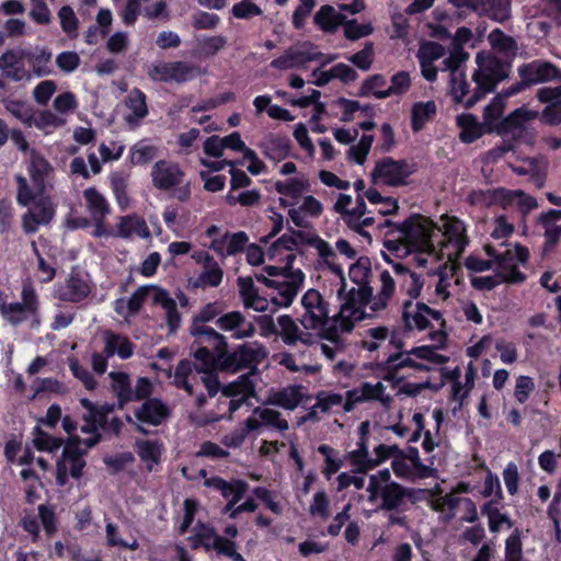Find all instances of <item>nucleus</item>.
<instances>
[{
	"label": "nucleus",
	"mask_w": 561,
	"mask_h": 561,
	"mask_svg": "<svg viewBox=\"0 0 561 561\" xmlns=\"http://www.w3.org/2000/svg\"><path fill=\"white\" fill-rule=\"evenodd\" d=\"M221 393L227 398H236L238 396L245 398L255 397V385L251 379V374H243L237 380L224 386Z\"/></svg>",
	"instance_id": "nucleus-40"
},
{
	"label": "nucleus",
	"mask_w": 561,
	"mask_h": 561,
	"mask_svg": "<svg viewBox=\"0 0 561 561\" xmlns=\"http://www.w3.org/2000/svg\"><path fill=\"white\" fill-rule=\"evenodd\" d=\"M158 153V149L152 145H135L130 149V161L134 164L144 165L151 162Z\"/></svg>",
	"instance_id": "nucleus-60"
},
{
	"label": "nucleus",
	"mask_w": 561,
	"mask_h": 561,
	"mask_svg": "<svg viewBox=\"0 0 561 561\" xmlns=\"http://www.w3.org/2000/svg\"><path fill=\"white\" fill-rule=\"evenodd\" d=\"M238 286L245 308L260 312H264L268 309L270 301L265 297L260 296L259 289L255 287L251 277H239Z\"/></svg>",
	"instance_id": "nucleus-24"
},
{
	"label": "nucleus",
	"mask_w": 561,
	"mask_h": 561,
	"mask_svg": "<svg viewBox=\"0 0 561 561\" xmlns=\"http://www.w3.org/2000/svg\"><path fill=\"white\" fill-rule=\"evenodd\" d=\"M522 531L515 528L505 540V561H523Z\"/></svg>",
	"instance_id": "nucleus-57"
},
{
	"label": "nucleus",
	"mask_w": 561,
	"mask_h": 561,
	"mask_svg": "<svg viewBox=\"0 0 561 561\" xmlns=\"http://www.w3.org/2000/svg\"><path fill=\"white\" fill-rule=\"evenodd\" d=\"M367 492L369 493L370 502L380 497L381 503L379 510L381 511L404 512L407 510L405 499L410 500L412 503L416 500L414 489L405 488L398 482L381 485L376 481V477H369Z\"/></svg>",
	"instance_id": "nucleus-6"
},
{
	"label": "nucleus",
	"mask_w": 561,
	"mask_h": 561,
	"mask_svg": "<svg viewBox=\"0 0 561 561\" xmlns=\"http://www.w3.org/2000/svg\"><path fill=\"white\" fill-rule=\"evenodd\" d=\"M344 36L350 41H357L374 32L371 23H358L357 20H344Z\"/></svg>",
	"instance_id": "nucleus-62"
},
{
	"label": "nucleus",
	"mask_w": 561,
	"mask_h": 561,
	"mask_svg": "<svg viewBox=\"0 0 561 561\" xmlns=\"http://www.w3.org/2000/svg\"><path fill=\"white\" fill-rule=\"evenodd\" d=\"M112 380V390L117 398V409L123 410L125 405L133 401L131 380L127 373H110Z\"/></svg>",
	"instance_id": "nucleus-33"
},
{
	"label": "nucleus",
	"mask_w": 561,
	"mask_h": 561,
	"mask_svg": "<svg viewBox=\"0 0 561 561\" xmlns=\"http://www.w3.org/2000/svg\"><path fill=\"white\" fill-rule=\"evenodd\" d=\"M274 187L278 194L296 199L299 198L302 192L307 190L308 182L291 178L285 182L277 181Z\"/></svg>",
	"instance_id": "nucleus-53"
},
{
	"label": "nucleus",
	"mask_w": 561,
	"mask_h": 561,
	"mask_svg": "<svg viewBox=\"0 0 561 561\" xmlns=\"http://www.w3.org/2000/svg\"><path fill=\"white\" fill-rule=\"evenodd\" d=\"M133 233H136L141 238H148L150 236V231L146 220L136 215L121 217L119 224L117 225V236L127 239L131 237Z\"/></svg>",
	"instance_id": "nucleus-36"
},
{
	"label": "nucleus",
	"mask_w": 561,
	"mask_h": 561,
	"mask_svg": "<svg viewBox=\"0 0 561 561\" xmlns=\"http://www.w3.org/2000/svg\"><path fill=\"white\" fill-rule=\"evenodd\" d=\"M65 124V119L60 118L49 110H44L38 113L37 117L33 116V125L39 129L44 130L46 134L50 133V128H57Z\"/></svg>",
	"instance_id": "nucleus-61"
},
{
	"label": "nucleus",
	"mask_w": 561,
	"mask_h": 561,
	"mask_svg": "<svg viewBox=\"0 0 561 561\" xmlns=\"http://www.w3.org/2000/svg\"><path fill=\"white\" fill-rule=\"evenodd\" d=\"M85 276L80 270L72 268L65 284L58 289V298L61 301L73 304L87 299L92 291V287Z\"/></svg>",
	"instance_id": "nucleus-11"
},
{
	"label": "nucleus",
	"mask_w": 561,
	"mask_h": 561,
	"mask_svg": "<svg viewBox=\"0 0 561 561\" xmlns=\"http://www.w3.org/2000/svg\"><path fill=\"white\" fill-rule=\"evenodd\" d=\"M83 197L92 217H105L110 213V204L95 187L85 188Z\"/></svg>",
	"instance_id": "nucleus-44"
},
{
	"label": "nucleus",
	"mask_w": 561,
	"mask_h": 561,
	"mask_svg": "<svg viewBox=\"0 0 561 561\" xmlns=\"http://www.w3.org/2000/svg\"><path fill=\"white\" fill-rule=\"evenodd\" d=\"M0 70L3 77L12 81L31 80L32 73L26 69L25 49L7 50L0 56Z\"/></svg>",
	"instance_id": "nucleus-13"
},
{
	"label": "nucleus",
	"mask_w": 561,
	"mask_h": 561,
	"mask_svg": "<svg viewBox=\"0 0 561 561\" xmlns=\"http://www.w3.org/2000/svg\"><path fill=\"white\" fill-rule=\"evenodd\" d=\"M505 101L502 95H495L491 102L483 110V123L486 126V131L496 133L499 129V122L502 119Z\"/></svg>",
	"instance_id": "nucleus-43"
},
{
	"label": "nucleus",
	"mask_w": 561,
	"mask_h": 561,
	"mask_svg": "<svg viewBox=\"0 0 561 561\" xmlns=\"http://www.w3.org/2000/svg\"><path fill=\"white\" fill-rule=\"evenodd\" d=\"M457 126L460 128L459 139L463 144H472L485 134L486 126L484 123H479L476 115L471 113H462L456 117Z\"/></svg>",
	"instance_id": "nucleus-23"
},
{
	"label": "nucleus",
	"mask_w": 561,
	"mask_h": 561,
	"mask_svg": "<svg viewBox=\"0 0 561 561\" xmlns=\"http://www.w3.org/2000/svg\"><path fill=\"white\" fill-rule=\"evenodd\" d=\"M170 415L168 405L159 398L146 400L136 411L135 417L153 426L161 425Z\"/></svg>",
	"instance_id": "nucleus-18"
},
{
	"label": "nucleus",
	"mask_w": 561,
	"mask_h": 561,
	"mask_svg": "<svg viewBox=\"0 0 561 561\" xmlns=\"http://www.w3.org/2000/svg\"><path fill=\"white\" fill-rule=\"evenodd\" d=\"M437 112L434 101L416 102L411 110V128L414 133L422 130L427 122H430Z\"/></svg>",
	"instance_id": "nucleus-37"
},
{
	"label": "nucleus",
	"mask_w": 561,
	"mask_h": 561,
	"mask_svg": "<svg viewBox=\"0 0 561 561\" xmlns=\"http://www.w3.org/2000/svg\"><path fill=\"white\" fill-rule=\"evenodd\" d=\"M26 64L31 67L32 78L49 76L51 70V53L48 49L37 51L25 50Z\"/></svg>",
	"instance_id": "nucleus-35"
},
{
	"label": "nucleus",
	"mask_w": 561,
	"mask_h": 561,
	"mask_svg": "<svg viewBox=\"0 0 561 561\" xmlns=\"http://www.w3.org/2000/svg\"><path fill=\"white\" fill-rule=\"evenodd\" d=\"M375 56V47L373 42H366L363 49L348 57V60L363 71L370 69Z\"/></svg>",
	"instance_id": "nucleus-59"
},
{
	"label": "nucleus",
	"mask_w": 561,
	"mask_h": 561,
	"mask_svg": "<svg viewBox=\"0 0 561 561\" xmlns=\"http://www.w3.org/2000/svg\"><path fill=\"white\" fill-rule=\"evenodd\" d=\"M385 368L388 374L385 376V380L392 381L396 378L397 373L404 368L410 367L419 370H426L427 367L424 364L417 363L410 357H403L402 353L391 354L385 362Z\"/></svg>",
	"instance_id": "nucleus-42"
},
{
	"label": "nucleus",
	"mask_w": 561,
	"mask_h": 561,
	"mask_svg": "<svg viewBox=\"0 0 561 561\" xmlns=\"http://www.w3.org/2000/svg\"><path fill=\"white\" fill-rule=\"evenodd\" d=\"M476 64L477 69L472 75L476 88L465 103L467 110L494 92L497 85L510 77L512 68L510 60H503L490 51H479L476 55Z\"/></svg>",
	"instance_id": "nucleus-3"
},
{
	"label": "nucleus",
	"mask_w": 561,
	"mask_h": 561,
	"mask_svg": "<svg viewBox=\"0 0 561 561\" xmlns=\"http://www.w3.org/2000/svg\"><path fill=\"white\" fill-rule=\"evenodd\" d=\"M345 16L336 12L331 5H323L314 15V23L320 30L327 33H334L340 25H343Z\"/></svg>",
	"instance_id": "nucleus-39"
},
{
	"label": "nucleus",
	"mask_w": 561,
	"mask_h": 561,
	"mask_svg": "<svg viewBox=\"0 0 561 561\" xmlns=\"http://www.w3.org/2000/svg\"><path fill=\"white\" fill-rule=\"evenodd\" d=\"M149 76L151 79L161 82H186L195 77V66L185 61H171L154 65Z\"/></svg>",
	"instance_id": "nucleus-12"
},
{
	"label": "nucleus",
	"mask_w": 561,
	"mask_h": 561,
	"mask_svg": "<svg viewBox=\"0 0 561 561\" xmlns=\"http://www.w3.org/2000/svg\"><path fill=\"white\" fill-rule=\"evenodd\" d=\"M219 351H210L207 346L201 345L193 352V357L199 365L195 364L197 373H209V370H220Z\"/></svg>",
	"instance_id": "nucleus-41"
},
{
	"label": "nucleus",
	"mask_w": 561,
	"mask_h": 561,
	"mask_svg": "<svg viewBox=\"0 0 561 561\" xmlns=\"http://www.w3.org/2000/svg\"><path fill=\"white\" fill-rule=\"evenodd\" d=\"M445 55V48L437 42L423 43L416 54L419 60L434 62Z\"/></svg>",
	"instance_id": "nucleus-63"
},
{
	"label": "nucleus",
	"mask_w": 561,
	"mask_h": 561,
	"mask_svg": "<svg viewBox=\"0 0 561 561\" xmlns=\"http://www.w3.org/2000/svg\"><path fill=\"white\" fill-rule=\"evenodd\" d=\"M450 94L456 103H462L465 105L469 94V83L465 72L451 73L449 80Z\"/></svg>",
	"instance_id": "nucleus-52"
},
{
	"label": "nucleus",
	"mask_w": 561,
	"mask_h": 561,
	"mask_svg": "<svg viewBox=\"0 0 561 561\" xmlns=\"http://www.w3.org/2000/svg\"><path fill=\"white\" fill-rule=\"evenodd\" d=\"M126 106L130 114L125 116L129 125H138L148 115L147 96L138 88H134L126 98Z\"/></svg>",
	"instance_id": "nucleus-30"
},
{
	"label": "nucleus",
	"mask_w": 561,
	"mask_h": 561,
	"mask_svg": "<svg viewBox=\"0 0 561 561\" xmlns=\"http://www.w3.org/2000/svg\"><path fill=\"white\" fill-rule=\"evenodd\" d=\"M318 453L324 457L323 474L327 480H330L342 467L343 462L336 458L339 455L337 450L333 447L322 444L318 447Z\"/></svg>",
	"instance_id": "nucleus-51"
},
{
	"label": "nucleus",
	"mask_w": 561,
	"mask_h": 561,
	"mask_svg": "<svg viewBox=\"0 0 561 561\" xmlns=\"http://www.w3.org/2000/svg\"><path fill=\"white\" fill-rule=\"evenodd\" d=\"M301 305L305 313L300 319V323L307 330H314L318 321H316V317L312 314V309L323 310V307H329V304L317 289L310 288L304 294Z\"/></svg>",
	"instance_id": "nucleus-26"
},
{
	"label": "nucleus",
	"mask_w": 561,
	"mask_h": 561,
	"mask_svg": "<svg viewBox=\"0 0 561 561\" xmlns=\"http://www.w3.org/2000/svg\"><path fill=\"white\" fill-rule=\"evenodd\" d=\"M381 287L377 295L370 285L351 288L344 297L340 313L336 318L339 328L344 333L354 330L356 322L363 321L373 314H367L365 307L369 306L373 313L385 310L393 297L396 283L387 270L380 273Z\"/></svg>",
	"instance_id": "nucleus-1"
},
{
	"label": "nucleus",
	"mask_w": 561,
	"mask_h": 561,
	"mask_svg": "<svg viewBox=\"0 0 561 561\" xmlns=\"http://www.w3.org/2000/svg\"><path fill=\"white\" fill-rule=\"evenodd\" d=\"M347 459L355 467L353 472L366 474L369 469H366V461L370 460L368 450L367 437H359L357 442V448L347 453Z\"/></svg>",
	"instance_id": "nucleus-46"
},
{
	"label": "nucleus",
	"mask_w": 561,
	"mask_h": 561,
	"mask_svg": "<svg viewBox=\"0 0 561 561\" xmlns=\"http://www.w3.org/2000/svg\"><path fill=\"white\" fill-rule=\"evenodd\" d=\"M489 42L492 48L500 53H503L511 57H514L516 55V41L512 36L506 35L500 28H495L489 34Z\"/></svg>",
	"instance_id": "nucleus-49"
},
{
	"label": "nucleus",
	"mask_w": 561,
	"mask_h": 561,
	"mask_svg": "<svg viewBox=\"0 0 561 561\" xmlns=\"http://www.w3.org/2000/svg\"><path fill=\"white\" fill-rule=\"evenodd\" d=\"M4 108L24 125L31 127L33 125V107L25 101L4 98L2 100Z\"/></svg>",
	"instance_id": "nucleus-45"
},
{
	"label": "nucleus",
	"mask_w": 561,
	"mask_h": 561,
	"mask_svg": "<svg viewBox=\"0 0 561 561\" xmlns=\"http://www.w3.org/2000/svg\"><path fill=\"white\" fill-rule=\"evenodd\" d=\"M456 8H470L492 21L504 23L511 19V2H451Z\"/></svg>",
	"instance_id": "nucleus-19"
},
{
	"label": "nucleus",
	"mask_w": 561,
	"mask_h": 561,
	"mask_svg": "<svg viewBox=\"0 0 561 561\" xmlns=\"http://www.w3.org/2000/svg\"><path fill=\"white\" fill-rule=\"evenodd\" d=\"M496 263L501 284H520L525 282L526 275L514 264L512 250H506L503 254L496 255Z\"/></svg>",
	"instance_id": "nucleus-25"
},
{
	"label": "nucleus",
	"mask_w": 561,
	"mask_h": 561,
	"mask_svg": "<svg viewBox=\"0 0 561 561\" xmlns=\"http://www.w3.org/2000/svg\"><path fill=\"white\" fill-rule=\"evenodd\" d=\"M0 312L3 319L14 327L31 320V328L37 329L41 325V302L33 284H23L21 301L0 304Z\"/></svg>",
	"instance_id": "nucleus-5"
},
{
	"label": "nucleus",
	"mask_w": 561,
	"mask_h": 561,
	"mask_svg": "<svg viewBox=\"0 0 561 561\" xmlns=\"http://www.w3.org/2000/svg\"><path fill=\"white\" fill-rule=\"evenodd\" d=\"M111 187L115 199L122 210L129 206V197L127 193V181L121 173H112L110 176Z\"/></svg>",
	"instance_id": "nucleus-55"
},
{
	"label": "nucleus",
	"mask_w": 561,
	"mask_h": 561,
	"mask_svg": "<svg viewBox=\"0 0 561 561\" xmlns=\"http://www.w3.org/2000/svg\"><path fill=\"white\" fill-rule=\"evenodd\" d=\"M197 539L206 550H216L218 554L229 557L236 550V542L219 536L214 528L197 534Z\"/></svg>",
	"instance_id": "nucleus-29"
},
{
	"label": "nucleus",
	"mask_w": 561,
	"mask_h": 561,
	"mask_svg": "<svg viewBox=\"0 0 561 561\" xmlns=\"http://www.w3.org/2000/svg\"><path fill=\"white\" fill-rule=\"evenodd\" d=\"M185 173L176 162L157 161L151 170L152 184L160 191H170L182 184Z\"/></svg>",
	"instance_id": "nucleus-10"
},
{
	"label": "nucleus",
	"mask_w": 561,
	"mask_h": 561,
	"mask_svg": "<svg viewBox=\"0 0 561 561\" xmlns=\"http://www.w3.org/2000/svg\"><path fill=\"white\" fill-rule=\"evenodd\" d=\"M27 170L35 187L43 192L46 188L47 181L54 174V168L50 162L36 149H31Z\"/></svg>",
	"instance_id": "nucleus-20"
},
{
	"label": "nucleus",
	"mask_w": 561,
	"mask_h": 561,
	"mask_svg": "<svg viewBox=\"0 0 561 561\" xmlns=\"http://www.w3.org/2000/svg\"><path fill=\"white\" fill-rule=\"evenodd\" d=\"M135 447L138 457L147 465L149 471L152 470V465L160 463L163 453V444L160 440L137 439Z\"/></svg>",
	"instance_id": "nucleus-34"
},
{
	"label": "nucleus",
	"mask_w": 561,
	"mask_h": 561,
	"mask_svg": "<svg viewBox=\"0 0 561 561\" xmlns=\"http://www.w3.org/2000/svg\"><path fill=\"white\" fill-rule=\"evenodd\" d=\"M302 386L293 385L275 392L271 403L286 410H295L302 401Z\"/></svg>",
	"instance_id": "nucleus-38"
},
{
	"label": "nucleus",
	"mask_w": 561,
	"mask_h": 561,
	"mask_svg": "<svg viewBox=\"0 0 561 561\" xmlns=\"http://www.w3.org/2000/svg\"><path fill=\"white\" fill-rule=\"evenodd\" d=\"M517 73L519 78H525L530 87L551 81H561V69L554 64L542 59L522 64L517 68Z\"/></svg>",
	"instance_id": "nucleus-9"
},
{
	"label": "nucleus",
	"mask_w": 561,
	"mask_h": 561,
	"mask_svg": "<svg viewBox=\"0 0 561 561\" xmlns=\"http://www.w3.org/2000/svg\"><path fill=\"white\" fill-rule=\"evenodd\" d=\"M510 190L505 187H496L492 190H473L468 194L467 202L472 206L490 207L499 205L504 207L508 202Z\"/></svg>",
	"instance_id": "nucleus-22"
},
{
	"label": "nucleus",
	"mask_w": 561,
	"mask_h": 561,
	"mask_svg": "<svg viewBox=\"0 0 561 561\" xmlns=\"http://www.w3.org/2000/svg\"><path fill=\"white\" fill-rule=\"evenodd\" d=\"M33 434L34 446L38 451L56 453L65 443L64 438L48 434L38 425L34 427Z\"/></svg>",
	"instance_id": "nucleus-47"
},
{
	"label": "nucleus",
	"mask_w": 561,
	"mask_h": 561,
	"mask_svg": "<svg viewBox=\"0 0 561 561\" xmlns=\"http://www.w3.org/2000/svg\"><path fill=\"white\" fill-rule=\"evenodd\" d=\"M411 87L410 75L407 71H398L391 77V84L387 90L375 92L377 99H387L391 95H401Z\"/></svg>",
	"instance_id": "nucleus-48"
},
{
	"label": "nucleus",
	"mask_w": 561,
	"mask_h": 561,
	"mask_svg": "<svg viewBox=\"0 0 561 561\" xmlns=\"http://www.w3.org/2000/svg\"><path fill=\"white\" fill-rule=\"evenodd\" d=\"M402 320L404 328L409 331L414 329L424 331L432 328V323L427 318V313L416 308L411 299H408L402 304Z\"/></svg>",
	"instance_id": "nucleus-32"
},
{
	"label": "nucleus",
	"mask_w": 561,
	"mask_h": 561,
	"mask_svg": "<svg viewBox=\"0 0 561 561\" xmlns=\"http://www.w3.org/2000/svg\"><path fill=\"white\" fill-rule=\"evenodd\" d=\"M538 116L539 113L537 111L529 110L526 105L519 106L499 122L497 135L514 134L513 136H519L520 139L523 133L527 129L526 124Z\"/></svg>",
	"instance_id": "nucleus-14"
},
{
	"label": "nucleus",
	"mask_w": 561,
	"mask_h": 561,
	"mask_svg": "<svg viewBox=\"0 0 561 561\" xmlns=\"http://www.w3.org/2000/svg\"><path fill=\"white\" fill-rule=\"evenodd\" d=\"M365 197L369 201L370 204H383L389 205L390 208H380L379 214L382 216H389L397 214L399 209L398 201L391 196H382L376 188H368L365 192Z\"/></svg>",
	"instance_id": "nucleus-58"
},
{
	"label": "nucleus",
	"mask_w": 561,
	"mask_h": 561,
	"mask_svg": "<svg viewBox=\"0 0 561 561\" xmlns=\"http://www.w3.org/2000/svg\"><path fill=\"white\" fill-rule=\"evenodd\" d=\"M206 333L215 343L210 345L215 351H219L220 370L225 373H237L243 369H251L249 374L254 375L257 371V365L263 360L266 353L261 344L252 346L249 343L238 345L233 351L228 350V342L225 335L216 330L199 331Z\"/></svg>",
	"instance_id": "nucleus-4"
},
{
	"label": "nucleus",
	"mask_w": 561,
	"mask_h": 561,
	"mask_svg": "<svg viewBox=\"0 0 561 561\" xmlns=\"http://www.w3.org/2000/svg\"><path fill=\"white\" fill-rule=\"evenodd\" d=\"M323 54L317 50V46L305 42L299 48L289 47L283 55L271 61V67L278 70L306 69L310 61L320 60Z\"/></svg>",
	"instance_id": "nucleus-8"
},
{
	"label": "nucleus",
	"mask_w": 561,
	"mask_h": 561,
	"mask_svg": "<svg viewBox=\"0 0 561 561\" xmlns=\"http://www.w3.org/2000/svg\"><path fill=\"white\" fill-rule=\"evenodd\" d=\"M253 414L259 415L261 424L273 426L280 432L287 431L289 425L285 419L280 417V413L272 409H262L256 407L253 409Z\"/></svg>",
	"instance_id": "nucleus-54"
},
{
	"label": "nucleus",
	"mask_w": 561,
	"mask_h": 561,
	"mask_svg": "<svg viewBox=\"0 0 561 561\" xmlns=\"http://www.w3.org/2000/svg\"><path fill=\"white\" fill-rule=\"evenodd\" d=\"M195 363L190 359H181L172 374V367L170 366L167 369H163V373L167 378H171L173 376L172 385L180 390H184L188 396H194L193 385L188 381L190 376L195 369Z\"/></svg>",
	"instance_id": "nucleus-27"
},
{
	"label": "nucleus",
	"mask_w": 561,
	"mask_h": 561,
	"mask_svg": "<svg viewBox=\"0 0 561 561\" xmlns=\"http://www.w3.org/2000/svg\"><path fill=\"white\" fill-rule=\"evenodd\" d=\"M104 341V353H106L107 356L113 357L117 354L122 359H128L134 354L135 345L127 336L106 331Z\"/></svg>",
	"instance_id": "nucleus-31"
},
{
	"label": "nucleus",
	"mask_w": 561,
	"mask_h": 561,
	"mask_svg": "<svg viewBox=\"0 0 561 561\" xmlns=\"http://www.w3.org/2000/svg\"><path fill=\"white\" fill-rule=\"evenodd\" d=\"M221 308L218 302H208L206 304L198 314L194 316L192 325L190 328V333L192 336L197 339L198 343H206L213 345L215 340L208 336L206 333H199L204 329L214 330L210 327L204 325V323L210 322L214 319L220 317Z\"/></svg>",
	"instance_id": "nucleus-17"
},
{
	"label": "nucleus",
	"mask_w": 561,
	"mask_h": 561,
	"mask_svg": "<svg viewBox=\"0 0 561 561\" xmlns=\"http://www.w3.org/2000/svg\"><path fill=\"white\" fill-rule=\"evenodd\" d=\"M371 263L368 256H360L350 266L348 276L358 286L370 285Z\"/></svg>",
	"instance_id": "nucleus-50"
},
{
	"label": "nucleus",
	"mask_w": 561,
	"mask_h": 561,
	"mask_svg": "<svg viewBox=\"0 0 561 561\" xmlns=\"http://www.w3.org/2000/svg\"><path fill=\"white\" fill-rule=\"evenodd\" d=\"M305 282V273L297 268L296 272L286 276L284 280H277L273 289L277 290V296L271 298V302L277 307L288 308L296 298L299 289Z\"/></svg>",
	"instance_id": "nucleus-16"
},
{
	"label": "nucleus",
	"mask_w": 561,
	"mask_h": 561,
	"mask_svg": "<svg viewBox=\"0 0 561 561\" xmlns=\"http://www.w3.org/2000/svg\"><path fill=\"white\" fill-rule=\"evenodd\" d=\"M204 484L219 491L225 499L236 497L237 492H240V499H242L249 489V483L242 479L227 481L219 476L206 479Z\"/></svg>",
	"instance_id": "nucleus-28"
},
{
	"label": "nucleus",
	"mask_w": 561,
	"mask_h": 561,
	"mask_svg": "<svg viewBox=\"0 0 561 561\" xmlns=\"http://www.w3.org/2000/svg\"><path fill=\"white\" fill-rule=\"evenodd\" d=\"M280 327L282 340L286 345H295L299 340V328L288 314H282L277 319Z\"/></svg>",
	"instance_id": "nucleus-56"
},
{
	"label": "nucleus",
	"mask_w": 561,
	"mask_h": 561,
	"mask_svg": "<svg viewBox=\"0 0 561 561\" xmlns=\"http://www.w3.org/2000/svg\"><path fill=\"white\" fill-rule=\"evenodd\" d=\"M559 219H561V209H549L538 217V224L545 229V252L552 251L560 241L561 226L557 225Z\"/></svg>",
	"instance_id": "nucleus-21"
},
{
	"label": "nucleus",
	"mask_w": 561,
	"mask_h": 561,
	"mask_svg": "<svg viewBox=\"0 0 561 561\" xmlns=\"http://www.w3.org/2000/svg\"><path fill=\"white\" fill-rule=\"evenodd\" d=\"M436 225L430 218L420 214H412L398 226L397 239H385L383 247L394 256L401 257L410 252L434 251L433 236Z\"/></svg>",
	"instance_id": "nucleus-2"
},
{
	"label": "nucleus",
	"mask_w": 561,
	"mask_h": 561,
	"mask_svg": "<svg viewBox=\"0 0 561 561\" xmlns=\"http://www.w3.org/2000/svg\"><path fill=\"white\" fill-rule=\"evenodd\" d=\"M415 172L416 163L385 157L376 162L370 175L374 183L399 187L408 185V179Z\"/></svg>",
	"instance_id": "nucleus-7"
},
{
	"label": "nucleus",
	"mask_w": 561,
	"mask_h": 561,
	"mask_svg": "<svg viewBox=\"0 0 561 561\" xmlns=\"http://www.w3.org/2000/svg\"><path fill=\"white\" fill-rule=\"evenodd\" d=\"M291 149L290 140L286 137H275L270 141L268 146V158L273 160H284L286 159Z\"/></svg>",
	"instance_id": "nucleus-64"
},
{
	"label": "nucleus",
	"mask_w": 561,
	"mask_h": 561,
	"mask_svg": "<svg viewBox=\"0 0 561 561\" xmlns=\"http://www.w3.org/2000/svg\"><path fill=\"white\" fill-rule=\"evenodd\" d=\"M216 325L222 331H232L231 337L242 340L255 334V325L248 321L240 311H229L216 319Z\"/></svg>",
	"instance_id": "nucleus-15"
}]
</instances>
